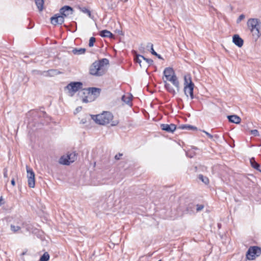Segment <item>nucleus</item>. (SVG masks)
I'll return each mask as SVG.
<instances>
[{
  "mask_svg": "<svg viewBox=\"0 0 261 261\" xmlns=\"http://www.w3.org/2000/svg\"><path fill=\"white\" fill-rule=\"evenodd\" d=\"M109 63V61L106 58L95 61L90 67L89 73L96 76L103 75L106 72L104 66L108 65Z\"/></svg>",
  "mask_w": 261,
  "mask_h": 261,
  "instance_id": "1",
  "label": "nucleus"
},
{
  "mask_svg": "<svg viewBox=\"0 0 261 261\" xmlns=\"http://www.w3.org/2000/svg\"><path fill=\"white\" fill-rule=\"evenodd\" d=\"M184 91L186 96L187 98L190 97L191 99H193L194 98V88L195 85L190 74H186L184 75Z\"/></svg>",
  "mask_w": 261,
  "mask_h": 261,
  "instance_id": "2",
  "label": "nucleus"
},
{
  "mask_svg": "<svg viewBox=\"0 0 261 261\" xmlns=\"http://www.w3.org/2000/svg\"><path fill=\"white\" fill-rule=\"evenodd\" d=\"M247 26L252 34V36L255 40L257 39L260 36L259 29L261 22L257 18H250L247 21Z\"/></svg>",
  "mask_w": 261,
  "mask_h": 261,
  "instance_id": "3",
  "label": "nucleus"
},
{
  "mask_svg": "<svg viewBox=\"0 0 261 261\" xmlns=\"http://www.w3.org/2000/svg\"><path fill=\"white\" fill-rule=\"evenodd\" d=\"M95 122L100 125H106L110 123L113 118L112 114L109 112H105L102 114L92 116Z\"/></svg>",
  "mask_w": 261,
  "mask_h": 261,
  "instance_id": "4",
  "label": "nucleus"
},
{
  "mask_svg": "<svg viewBox=\"0 0 261 261\" xmlns=\"http://www.w3.org/2000/svg\"><path fill=\"white\" fill-rule=\"evenodd\" d=\"M83 88V83L81 82H72L65 87V90L68 91L69 94L71 96Z\"/></svg>",
  "mask_w": 261,
  "mask_h": 261,
  "instance_id": "5",
  "label": "nucleus"
},
{
  "mask_svg": "<svg viewBox=\"0 0 261 261\" xmlns=\"http://www.w3.org/2000/svg\"><path fill=\"white\" fill-rule=\"evenodd\" d=\"M261 254V248L258 246H251L246 252V258L249 260H253Z\"/></svg>",
  "mask_w": 261,
  "mask_h": 261,
  "instance_id": "6",
  "label": "nucleus"
},
{
  "mask_svg": "<svg viewBox=\"0 0 261 261\" xmlns=\"http://www.w3.org/2000/svg\"><path fill=\"white\" fill-rule=\"evenodd\" d=\"M77 154L75 152H72L67 154L66 156H62L60 158L59 163L61 164L69 165L76 160Z\"/></svg>",
  "mask_w": 261,
  "mask_h": 261,
  "instance_id": "7",
  "label": "nucleus"
},
{
  "mask_svg": "<svg viewBox=\"0 0 261 261\" xmlns=\"http://www.w3.org/2000/svg\"><path fill=\"white\" fill-rule=\"evenodd\" d=\"M26 168L28 186L30 188H34L35 186V173L33 169L28 166H27Z\"/></svg>",
  "mask_w": 261,
  "mask_h": 261,
  "instance_id": "8",
  "label": "nucleus"
},
{
  "mask_svg": "<svg viewBox=\"0 0 261 261\" xmlns=\"http://www.w3.org/2000/svg\"><path fill=\"white\" fill-rule=\"evenodd\" d=\"M73 12V8L69 6H65L60 10V14L64 15L65 17L72 14Z\"/></svg>",
  "mask_w": 261,
  "mask_h": 261,
  "instance_id": "9",
  "label": "nucleus"
},
{
  "mask_svg": "<svg viewBox=\"0 0 261 261\" xmlns=\"http://www.w3.org/2000/svg\"><path fill=\"white\" fill-rule=\"evenodd\" d=\"M161 128L162 130H165L168 133H173L176 129V126L174 124H161Z\"/></svg>",
  "mask_w": 261,
  "mask_h": 261,
  "instance_id": "10",
  "label": "nucleus"
},
{
  "mask_svg": "<svg viewBox=\"0 0 261 261\" xmlns=\"http://www.w3.org/2000/svg\"><path fill=\"white\" fill-rule=\"evenodd\" d=\"M232 42L235 45L239 47H242L244 43L243 40L239 36V35L237 34H236L233 36Z\"/></svg>",
  "mask_w": 261,
  "mask_h": 261,
  "instance_id": "11",
  "label": "nucleus"
},
{
  "mask_svg": "<svg viewBox=\"0 0 261 261\" xmlns=\"http://www.w3.org/2000/svg\"><path fill=\"white\" fill-rule=\"evenodd\" d=\"M84 90L87 91L89 94H91L96 96H98L101 91L100 89L95 87H90Z\"/></svg>",
  "mask_w": 261,
  "mask_h": 261,
  "instance_id": "12",
  "label": "nucleus"
},
{
  "mask_svg": "<svg viewBox=\"0 0 261 261\" xmlns=\"http://www.w3.org/2000/svg\"><path fill=\"white\" fill-rule=\"evenodd\" d=\"M227 118L229 122L236 124H239L241 121V118L236 115H228L227 116Z\"/></svg>",
  "mask_w": 261,
  "mask_h": 261,
  "instance_id": "13",
  "label": "nucleus"
},
{
  "mask_svg": "<svg viewBox=\"0 0 261 261\" xmlns=\"http://www.w3.org/2000/svg\"><path fill=\"white\" fill-rule=\"evenodd\" d=\"M250 162L252 168L261 172V166L259 164L256 162L254 158H251Z\"/></svg>",
  "mask_w": 261,
  "mask_h": 261,
  "instance_id": "14",
  "label": "nucleus"
},
{
  "mask_svg": "<svg viewBox=\"0 0 261 261\" xmlns=\"http://www.w3.org/2000/svg\"><path fill=\"white\" fill-rule=\"evenodd\" d=\"M164 87L166 90L169 92L170 93L172 94L173 95H175L176 94V91L173 89V88L171 86L170 84L167 83L166 81L164 80Z\"/></svg>",
  "mask_w": 261,
  "mask_h": 261,
  "instance_id": "15",
  "label": "nucleus"
},
{
  "mask_svg": "<svg viewBox=\"0 0 261 261\" xmlns=\"http://www.w3.org/2000/svg\"><path fill=\"white\" fill-rule=\"evenodd\" d=\"M121 100L126 104H131L132 95L129 93H127L126 94L123 95L122 96Z\"/></svg>",
  "mask_w": 261,
  "mask_h": 261,
  "instance_id": "16",
  "label": "nucleus"
},
{
  "mask_svg": "<svg viewBox=\"0 0 261 261\" xmlns=\"http://www.w3.org/2000/svg\"><path fill=\"white\" fill-rule=\"evenodd\" d=\"M195 208V204L193 203H190L187 205L184 212L187 214H192L194 212Z\"/></svg>",
  "mask_w": 261,
  "mask_h": 261,
  "instance_id": "17",
  "label": "nucleus"
},
{
  "mask_svg": "<svg viewBox=\"0 0 261 261\" xmlns=\"http://www.w3.org/2000/svg\"><path fill=\"white\" fill-rule=\"evenodd\" d=\"M175 71L171 67L166 68L163 72L164 75L166 77H169V76L175 74Z\"/></svg>",
  "mask_w": 261,
  "mask_h": 261,
  "instance_id": "18",
  "label": "nucleus"
},
{
  "mask_svg": "<svg viewBox=\"0 0 261 261\" xmlns=\"http://www.w3.org/2000/svg\"><path fill=\"white\" fill-rule=\"evenodd\" d=\"M169 82H170L173 84V85L175 86L177 91L179 92L180 89V85L177 77L176 76H175L174 78H173V79H171Z\"/></svg>",
  "mask_w": 261,
  "mask_h": 261,
  "instance_id": "19",
  "label": "nucleus"
},
{
  "mask_svg": "<svg viewBox=\"0 0 261 261\" xmlns=\"http://www.w3.org/2000/svg\"><path fill=\"white\" fill-rule=\"evenodd\" d=\"M86 49L84 48H74L72 49V53L74 55H82L85 53Z\"/></svg>",
  "mask_w": 261,
  "mask_h": 261,
  "instance_id": "20",
  "label": "nucleus"
},
{
  "mask_svg": "<svg viewBox=\"0 0 261 261\" xmlns=\"http://www.w3.org/2000/svg\"><path fill=\"white\" fill-rule=\"evenodd\" d=\"M36 6L40 11H41L43 8V0H35Z\"/></svg>",
  "mask_w": 261,
  "mask_h": 261,
  "instance_id": "21",
  "label": "nucleus"
},
{
  "mask_svg": "<svg viewBox=\"0 0 261 261\" xmlns=\"http://www.w3.org/2000/svg\"><path fill=\"white\" fill-rule=\"evenodd\" d=\"M58 14H55L50 18V22L53 25L58 24Z\"/></svg>",
  "mask_w": 261,
  "mask_h": 261,
  "instance_id": "22",
  "label": "nucleus"
},
{
  "mask_svg": "<svg viewBox=\"0 0 261 261\" xmlns=\"http://www.w3.org/2000/svg\"><path fill=\"white\" fill-rule=\"evenodd\" d=\"M49 259V255L46 252L40 257L39 261H48Z\"/></svg>",
  "mask_w": 261,
  "mask_h": 261,
  "instance_id": "23",
  "label": "nucleus"
},
{
  "mask_svg": "<svg viewBox=\"0 0 261 261\" xmlns=\"http://www.w3.org/2000/svg\"><path fill=\"white\" fill-rule=\"evenodd\" d=\"M198 178L205 184H208L209 182L208 178L206 176H204L202 174H199L198 175Z\"/></svg>",
  "mask_w": 261,
  "mask_h": 261,
  "instance_id": "24",
  "label": "nucleus"
},
{
  "mask_svg": "<svg viewBox=\"0 0 261 261\" xmlns=\"http://www.w3.org/2000/svg\"><path fill=\"white\" fill-rule=\"evenodd\" d=\"M20 229L21 227L19 226H15L12 224L10 225V229L14 233L17 232Z\"/></svg>",
  "mask_w": 261,
  "mask_h": 261,
  "instance_id": "25",
  "label": "nucleus"
},
{
  "mask_svg": "<svg viewBox=\"0 0 261 261\" xmlns=\"http://www.w3.org/2000/svg\"><path fill=\"white\" fill-rule=\"evenodd\" d=\"M110 31L107 30H102L99 32V35L102 37H108Z\"/></svg>",
  "mask_w": 261,
  "mask_h": 261,
  "instance_id": "26",
  "label": "nucleus"
},
{
  "mask_svg": "<svg viewBox=\"0 0 261 261\" xmlns=\"http://www.w3.org/2000/svg\"><path fill=\"white\" fill-rule=\"evenodd\" d=\"M65 16L62 14L58 15V24H62L64 21Z\"/></svg>",
  "mask_w": 261,
  "mask_h": 261,
  "instance_id": "27",
  "label": "nucleus"
},
{
  "mask_svg": "<svg viewBox=\"0 0 261 261\" xmlns=\"http://www.w3.org/2000/svg\"><path fill=\"white\" fill-rule=\"evenodd\" d=\"M81 11L83 13L87 14L90 18H92L90 11L89 9H88L87 8H85V7L82 8L81 9Z\"/></svg>",
  "mask_w": 261,
  "mask_h": 261,
  "instance_id": "28",
  "label": "nucleus"
},
{
  "mask_svg": "<svg viewBox=\"0 0 261 261\" xmlns=\"http://www.w3.org/2000/svg\"><path fill=\"white\" fill-rule=\"evenodd\" d=\"M190 128H191V125L190 124H182L178 127V128L180 129L190 130Z\"/></svg>",
  "mask_w": 261,
  "mask_h": 261,
  "instance_id": "29",
  "label": "nucleus"
},
{
  "mask_svg": "<svg viewBox=\"0 0 261 261\" xmlns=\"http://www.w3.org/2000/svg\"><path fill=\"white\" fill-rule=\"evenodd\" d=\"M147 47L150 48V53H151V54H152L154 56L155 54H156L157 53L156 51H155V50H154L153 47V44L152 43H148L147 45Z\"/></svg>",
  "mask_w": 261,
  "mask_h": 261,
  "instance_id": "30",
  "label": "nucleus"
},
{
  "mask_svg": "<svg viewBox=\"0 0 261 261\" xmlns=\"http://www.w3.org/2000/svg\"><path fill=\"white\" fill-rule=\"evenodd\" d=\"M96 39L94 37H92L89 39V46L92 47L94 45V43L95 42Z\"/></svg>",
  "mask_w": 261,
  "mask_h": 261,
  "instance_id": "31",
  "label": "nucleus"
},
{
  "mask_svg": "<svg viewBox=\"0 0 261 261\" xmlns=\"http://www.w3.org/2000/svg\"><path fill=\"white\" fill-rule=\"evenodd\" d=\"M134 60L137 63H139L140 64V67H142V65H141L142 61L140 59V57H139V55H137V57H135Z\"/></svg>",
  "mask_w": 261,
  "mask_h": 261,
  "instance_id": "32",
  "label": "nucleus"
},
{
  "mask_svg": "<svg viewBox=\"0 0 261 261\" xmlns=\"http://www.w3.org/2000/svg\"><path fill=\"white\" fill-rule=\"evenodd\" d=\"M251 134L254 136H258L259 135V132L257 129H253L251 130Z\"/></svg>",
  "mask_w": 261,
  "mask_h": 261,
  "instance_id": "33",
  "label": "nucleus"
},
{
  "mask_svg": "<svg viewBox=\"0 0 261 261\" xmlns=\"http://www.w3.org/2000/svg\"><path fill=\"white\" fill-rule=\"evenodd\" d=\"M196 206L197 212H199L204 208V205L203 204H197Z\"/></svg>",
  "mask_w": 261,
  "mask_h": 261,
  "instance_id": "34",
  "label": "nucleus"
},
{
  "mask_svg": "<svg viewBox=\"0 0 261 261\" xmlns=\"http://www.w3.org/2000/svg\"><path fill=\"white\" fill-rule=\"evenodd\" d=\"M145 62L148 64V66H151L153 64V61L152 59H145Z\"/></svg>",
  "mask_w": 261,
  "mask_h": 261,
  "instance_id": "35",
  "label": "nucleus"
},
{
  "mask_svg": "<svg viewBox=\"0 0 261 261\" xmlns=\"http://www.w3.org/2000/svg\"><path fill=\"white\" fill-rule=\"evenodd\" d=\"M244 18H245V15L244 14L240 15L237 20V22L239 23Z\"/></svg>",
  "mask_w": 261,
  "mask_h": 261,
  "instance_id": "36",
  "label": "nucleus"
},
{
  "mask_svg": "<svg viewBox=\"0 0 261 261\" xmlns=\"http://www.w3.org/2000/svg\"><path fill=\"white\" fill-rule=\"evenodd\" d=\"M202 132L204 133L206 135L211 139H212L214 137V136L213 135H212L211 134H210V133H208V132L203 130H202Z\"/></svg>",
  "mask_w": 261,
  "mask_h": 261,
  "instance_id": "37",
  "label": "nucleus"
},
{
  "mask_svg": "<svg viewBox=\"0 0 261 261\" xmlns=\"http://www.w3.org/2000/svg\"><path fill=\"white\" fill-rule=\"evenodd\" d=\"M176 74L175 73L173 74V75H171L170 76H169V77H166V81H170L171 79H173V78H174L175 76H176Z\"/></svg>",
  "mask_w": 261,
  "mask_h": 261,
  "instance_id": "38",
  "label": "nucleus"
},
{
  "mask_svg": "<svg viewBox=\"0 0 261 261\" xmlns=\"http://www.w3.org/2000/svg\"><path fill=\"white\" fill-rule=\"evenodd\" d=\"M123 155L122 153H119L118 154H117L115 156V159L116 160H118L120 159V158Z\"/></svg>",
  "mask_w": 261,
  "mask_h": 261,
  "instance_id": "39",
  "label": "nucleus"
},
{
  "mask_svg": "<svg viewBox=\"0 0 261 261\" xmlns=\"http://www.w3.org/2000/svg\"><path fill=\"white\" fill-rule=\"evenodd\" d=\"M8 170L7 168H4V177L5 178H8Z\"/></svg>",
  "mask_w": 261,
  "mask_h": 261,
  "instance_id": "40",
  "label": "nucleus"
},
{
  "mask_svg": "<svg viewBox=\"0 0 261 261\" xmlns=\"http://www.w3.org/2000/svg\"><path fill=\"white\" fill-rule=\"evenodd\" d=\"M91 100H89L88 99V97L87 96H86L85 97H84L82 99V101L83 102H85V103H87L89 101H91Z\"/></svg>",
  "mask_w": 261,
  "mask_h": 261,
  "instance_id": "41",
  "label": "nucleus"
},
{
  "mask_svg": "<svg viewBox=\"0 0 261 261\" xmlns=\"http://www.w3.org/2000/svg\"><path fill=\"white\" fill-rule=\"evenodd\" d=\"M108 37L111 38V39H114L115 38V36L111 32H110L108 34Z\"/></svg>",
  "mask_w": 261,
  "mask_h": 261,
  "instance_id": "42",
  "label": "nucleus"
},
{
  "mask_svg": "<svg viewBox=\"0 0 261 261\" xmlns=\"http://www.w3.org/2000/svg\"><path fill=\"white\" fill-rule=\"evenodd\" d=\"M4 203H5V202H4V199H3V197H2V196H1V197H0V205L1 206V205H3Z\"/></svg>",
  "mask_w": 261,
  "mask_h": 261,
  "instance_id": "43",
  "label": "nucleus"
},
{
  "mask_svg": "<svg viewBox=\"0 0 261 261\" xmlns=\"http://www.w3.org/2000/svg\"><path fill=\"white\" fill-rule=\"evenodd\" d=\"M198 129L196 126H193L191 125V128H190V130H197Z\"/></svg>",
  "mask_w": 261,
  "mask_h": 261,
  "instance_id": "44",
  "label": "nucleus"
},
{
  "mask_svg": "<svg viewBox=\"0 0 261 261\" xmlns=\"http://www.w3.org/2000/svg\"><path fill=\"white\" fill-rule=\"evenodd\" d=\"M154 56H156L159 59L163 60V58L162 57V56L158 54V53H156V54H155Z\"/></svg>",
  "mask_w": 261,
  "mask_h": 261,
  "instance_id": "45",
  "label": "nucleus"
},
{
  "mask_svg": "<svg viewBox=\"0 0 261 261\" xmlns=\"http://www.w3.org/2000/svg\"><path fill=\"white\" fill-rule=\"evenodd\" d=\"M11 184L13 186H15V181L14 178H13L11 181Z\"/></svg>",
  "mask_w": 261,
  "mask_h": 261,
  "instance_id": "46",
  "label": "nucleus"
},
{
  "mask_svg": "<svg viewBox=\"0 0 261 261\" xmlns=\"http://www.w3.org/2000/svg\"><path fill=\"white\" fill-rule=\"evenodd\" d=\"M48 72L50 73V72H52V73H56L57 72V71L56 70H49L48 71Z\"/></svg>",
  "mask_w": 261,
  "mask_h": 261,
  "instance_id": "47",
  "label": "nucleus"
},
{
  "mask_svg": "<svg viewBox=\"0 0 261 261\" xmlns=\"http://www.w3.org/2000/svg\"><path fill=\"white\" fill-rule=\"evenodd\" d=\"M118 123V121L113 122V123L111 124V125L112 126H115V125H117Z\"/></svg>",
  "mask_w": 261,
  "mask_h": 261,
  "instance_id": "48",
  "label": "nucleus"
},
{
  "mask_svg": "<svg viewBox=\"0 0 261 261\" xmlns=\"http://www.w3.org/2000/svg\"><path fill=\"white\" fill-rule=\"evenodd\" d=\"M139 57H140V58L142 59L143 60H144L145 61V59H147L146 58H145V57H144L142 55H139Z\"/></svg>",
  "mask_w": 261,
  "mask_h": 261,
  "instance_id": "49",
  "label": "nucleus"
},
{
  "mask_svg": "<svg viewBox=\"0 0 261 261\" xmlns=\"http://www.w3.org/2000/svg\"><path fill=\"white\" fill-rule=\"evenodd\" d=\"M81 109H82V107H78V108H77L76 109V111L77 112H79V111H80Z\"/></svg>",
  "mask_w": 261,
  "mask_h": 261,
  "instance_id": "50",
  "label": "nucleus"
},
{
  "mask_svg": "<svg viewBox=\"0 0 261 261\" xmlns=\"http://www.w3.org/2000/svg\"><path fill=\"white\" fill-rule=\"evenodd\" d=\"M213 136H214V137H215L216 139H218L219 138V136L218 135H214Z\"/></svg>",
  "mask_w": 261,
  "mask_h": 261,
  "instance_id": "51",
  "label": "nucleus"
},
{
  "mask_svg": "<svg viewBox=\"0 0 261 261\" xmlns=\"http://www.w3.org/2000/svg\"><path fill=\"white\" fill-rule=\"evenodd\" d=\"M25 254V252H23L21 253V255H23Z\"/></svg>",
  "mask_w": 261,
  "mask_h": 261,
  "instance_id": "52",
  "label": "nucleus"
}]
</instances>
